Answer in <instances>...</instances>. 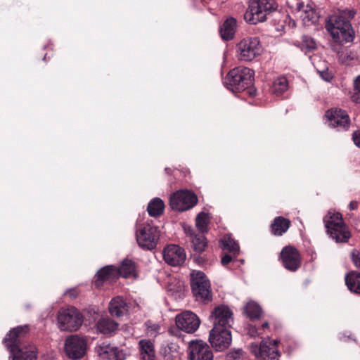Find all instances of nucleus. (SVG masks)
<instances>
[{"label": "nucleus", "instance_id": "obj_30", "mask_svg": "<svg viewBox=\"0 0 360 360\" xmlns=\"http://www.w3.org/2000/svg\"><path fill=\"white\" fill-rule=\"evenodd\" d=\"M119 271V278L122 276L128 278L130 276H135V264L132 260L125 259L122 261L120 267H117Z\"/></svg>", "mask_w": 360, "mask_h": 360}, {"label": "nucleus", "instance_id": "obj_51", "mask_svg": "<svg viewBox=\"0 0 360 360\" xmlns=\"http://www.w3.org/2000/svg\"><path fill=\"white\" fill-rule=\"evenodd\" d=\"M349 207L351 210H354L358 207V202L351 201L349 204Z\"/></svg>", "mask_w": 360, "mask_h": 360}, {"label": "nucleus", "instance_id": "obj_4", "mask_svg": "<svg viewBox=\"0 0 360 360\" xmlns=\"http://www.w3.org/2000/svg\"><path fill=\"white\" fill-rule=\"evenodd\" d=\"M327 233L336 243H346L351 237L349 228L345 224L340 212L328 211L323 218Z\"/></svg>", "mask_w": 360, "mask_h": 360}, {"label": "nucleus", "instance_id": "obj_57", "mask_svg": "<svg viewBox=\"0 0 360 360\" xmlns=\"http://www.w3.org/2000/svg\"><path fill=\"white\" fill-rule=\"evenodd\" d=\"M249 94H251V95H253V94H252L251 90L249 91Z\"/></svg>", "mask_w": 360, "mask_h": 360}, {"label": "nucleus", "instance_id": "obj_41", "mask_svg": "<svg viewBox=\"0 0 360 360\" xmlns=\"http://www.w3.org/2000/svg\"><path fill=\"white\" fill-rule=\"evenodd\" d=\"M246 330H247L248 335H249L250 337H252V338H256L261 334L259 332V329L255 326H253L251 324H250L247 326Z\"/></svg>", "mask_w": 360, "mask_h": 360}, {"label": "nucleus", "instance_id": "obj_24", "mask_svg": "<svg viewBox=\"0 0 360 360\" xmlns=\"http://www.w3.org/2000/svg\"><path fill=\"white\" fill-rule=\"evenodd\" d=\"M128 311V307L121 297L113 298L109 304V312L112 316L120 317Z\"/></svg>", "mask_w": 360, "mask_h": 360}, {"label": "nucleus", "instance_id": "obj_36", "mask_svg": "<svg viewBox=\"0 0 360 360\" xmlns=\"http://www.w3.org/2000/svg\"><path fill=\"white\" fill-rule=\"evenodd\" d=\"M302 19L304 23H316L319 20V15L316 11L310 6H307V9L304 10Z\"/></svg>", "mask_w": 360, "mask_h": 360}, {"label": "nucleus", "instance_id": "obj_11", "mask_svg": "<svg viewBox=\"0 0 360 360\" xmlns=\"http://www.w3.org/2000/svg\"><path fill=\"white\" fill-rule=\"evenodd\" d=\"M198 202L196 195L188 190H179L169 198V205L173 210L184 212L193 208Z\"/></svg>", "mask_w": 360, "mask_h": 360}, {"label": "nucleus", "instance_id": "obj_42", "mask_svg": "<svg viewBox=\"0 0 360 360\" xmlns=\"http://www.w3.org/2000/svg\"><path fill=\"white\" fill-rule=\"evenodd\" d=\"M352 262L357 268H360V252L353 250L351 254Z\"/></svg>", "mask_w": 360, "mask_h": 360}, {"label": "nucleus", "instance_id": "obj_46", "mask_svg": "<svg viewBox=\"0 0 360 360\" xmlns=\"http://www.w3.org/2000/svg\"><path fill=\"white\" fill-rule=\"evenodd\" d=\"M352 139L354 141V144L360 148V131H356L353 133Z\"/></svg>", "mask_w": 360, "mask_h": 360}, {"label": "nucleus", "instance_id": "obj_14", "mask_svg": "<svg viewBox=\"0 0 360 360\" xmlns=\"http://www.w3.org/2000/svg\"><path fill=\"white\" fill-rule=\"evenodd\" d=\"M326 122L330 127L338 131L347 130L350 124L347 112L340 108H331L326 112Z\"/></svg>", "mask_w": 360, "mask_h": 360}, {"label": "nucleus", "instance_id": "obj_15", "mask_svg": "<svg viewBox=\"0 0 360 360\" xmlns=\"http://www.w3.org/2000/svg\"><path fill=\"white\" fill-rule=\"evenodd\" d=\"M188 351L190 360H213L211 348L202 340H191Z\"/></svg>", "mask_w": 360, "mask_h": 360}, {"label": "nucleus", "instance_id": "obj_55", "mask_svg": "<svg viewBox=\"0 0 360 360\" xmlns=\"http://www.w3.org/2000/svg\"><path fill=\"white\" fill-rule=\"evenodd\" d=\"M140 309V307L136 304V312L138 311V309Z\"/></svg>", "mask_w": 360, "mask_h": 360}, {"label": "nucleus", "instance_id": "obj_26", "mask_svg": "<svg viewBox=\"0 0 360 360\" xmlns=\"http://www.w3.org/2000/svg\"><path fill=\"white\" fill-rule=\"evenodd\" d=\"M140 354L143 360H155V351L150 340H141L139 342Z\"/></svg>", "mask_w": 360, "mask_h": 360}, {"label": "nucleus", "instance_id": "obj_28", "mask_svg": "<svg viewBox=\"0 0 360 360\" xmlns=\"http://www.w3.org/2000/svg\"><path fill=\"white\" fill-rule=\"evenodd\" d=\"M165 205L160 198H153L148 204L147 212L150 217H159L164 213Z\"/></svg>", "mask_w": 360, "mask_h": 360}, {"label": "nucleus", "instance_id": "obj_7", "mask_svg": "<svg viewBox=\"0 0 360 360\" xmlns=\"http://www.w3.org/2000/svg\"><path fill=\"white\" fill-rule=\"evenodd\" d=\"M58 322L60 330L76 331L82 324L83 316L77 308L70 307L58 311Z\"/></svg>", "mask_w": 360, "mask_h": 360}, {"label": "nucleus", "instance_id": "obj_52", "mask_svg": "<svg viewBox=\"0 0 360 360\" xmlns=\"http://www.w3.org/2000/svg\"><path fill=\"white\" fill-rule=\"evenodd\" d=\"M352 99L353 101H354L355 103H360V94H354L352 96Z\"/></svg>", "mask_w": 360, "mask_h": 360}, {"label": "nucleus", "instance_id": "obj_44", "mask_svg": "<svg viewBox=\"0 0 360 360\" xmlns=\"http://www.w3.org/2000/svg\"><path fill=\"white\" fill-rule=\"evenodd\" d=\"M320 77L326 82H330L333 79L332 74L328 70L319 71Z\"/></svg>", "mask_w": 360, "mask_h": 360}, {"label": "nucleus", "instance_id": "obj_49", "mask_svg": "<svg viewBox=\"0 0 360 360\" xmlns=\"http://www.w3.org/2000/svg\"><path fill=\"white\" fill-rule=\"evenodd\" d=\"M184 231L186 235L190 236L191 238H192L194 236V235H196L194 229L191 226H185Z\"/></svg>", "mask_w": 360, "mask_h": 360}, {"label": "nucleus", "instance_id": "obj_3", "mask_svg": "<svg viewBox=\"0 0 360 360\" xmlns=\"http://www.w3.org/2000/svg\"><path fill=\"white\" fill-rule=\"evenodd\" d=\"M254 71L245 67L230 70L224 80L225 86L233 93L245 91L252 84Z\"/></svg>", "mask_w": 360, "mask_h": 360}, {"label": "nucleus", "instance_id": "obj_32", "mask_svg": "<svg viewBox=\"0 0 360 360\" xmlns=\"http://www.w3.org/2000/svg\"><path fill=\"white\" fill-rule=\"evenodd\" d=\"M245 313L250 319H257L262 314V309L256 302H249L245 307Z\"/></svg>", "mask_w": 360, "mask_h": 360}, {"label": "nucleus", "instance_id": "obj_9", "mask_svg": "<svg viewBox=\"0 0 360 360\" xmlns=\"http://www.w3.org/2000/svg\"><path fill=\"white\" fill-rule=\"evenodd\" d=\"M160 238L159 228L151 223H146L139 229L136 233V243L143 250H153L158 243Z\"/></svg>", "mask_w": 360, "mask_h": 360}, {"label": "nucleus", "instance_id": "obj_31", "mask_svg": "<svg viewBox=\"0 0 360 360\" xmlns=\"http://www.w3.org/2000/svg\"><path fill=\"white\" fill-rule=\"evenodd\" d=\"M210 221L209 214L201 212L195 218V226L201 233H205L208 231V225Z\"/></svg>", "mask_w": 360, "mask_h": 360}, {"label": "nucleus", "instance_id": "obj_38", "mask_svg": "<svg viewBox=\"0 0 360 360\" xmlns=\"http://www.w3.org/2000/svg\"><path fill=\"white\" fill-rule=\"evenodd\" d=\"M146 333L150 337H156L160 333V326L148 320L145 322Z\"/></svg>", "mask_w": 360, "mask_h": 360}, {"label": "nucleus", "instance_id": "obj_18", "mask_svg": "<svg viewBox=\"0 0 360 360\" xmlns=\"http://www.w3.org/2000/svg\"><path fill=\"white\" fill-rule=\"evenodd\" d=\"M280 257L284 267L290 271H297L301 266V256L298 250L292 246L284 247Z\"/></svg>", "mask_w": 360, "mask_h": 360}, {"label": "nucleus", "instance_id": "obj_21", "mask_svg": "<svg viewBox=\"0 0 360 360\" xmlns=\"http://www.w3.org/2000/svg\"><path fill=\"white\" fill-rule=\"evenodd\" d=\"M97 354L103 359L123 360L122 353L117 347L112 346L107 342H103L95 347Z\"/></svg>", "mask_w": 360, "mask_h": 360}, {"label": "nucleus", "instance_id": "obj_2", "mask_svg": "<svg viewBox=\"0 0 360 360\" xmlns=\"http://www.w3.org/2000/svg\"><path fill=\"white\" fill-rule=\"evenodd\" d=\"M28 326H18L9 331L4 339L5 346L9 349L12 360H37L38 350L31 343L24 342L25 335L28 332Z\"/></svg>", "mask_w": 360, "mask_h": 360}, {"label": "nucleus", "instance_id": "obj_20", "mask_svg": "<svg viewBox=\"0 0 360 360\" xmlns=\"http://www.w3.org/2000/svg\"><path fill=\"white\" fill-rule=\"evenodd\" d=\"M119 278V271L117 266L113 265L105 266L99 269L94 276V283L96 288H99L105 282L113 283Z\"/></svg>", "mask_w": 360, "mask_h": 360}, {"label": "nucleus", "instance_id": "obj_16", "mask_svg": "<svg viewBox=\"0 0 360 360\" xmlns=\"http://www.w3.org/2000/svg\"><path fill=\"white\" fill-rule=\"evenodd\" d=\"M175 322L179 329L188 333L196 331L200 323L197 315L190 311H186L176 315Z\"/></svg>", "mask_w": 360, "mask_h": 360}, {"label": "nucleus", "instance_id": "obj_13", "mask_svg": "<svg viewBox=\"0 0 360 360\" xmlns=\"http://www.w3.org/2000/svg\"><path fill=\"white\" fill-rule=\"evenodd\" d=\"M209 341L216 351L228 348L232 341L230 328L213 327L210 332Z\"/></svg>", "mask_w": 360, "mask_h": 360}, {"label": "nucleus", "instance_id": "obj_54", "mask_svg": "<svg viewBox=\"0 0 360 360\" xmlns=\"http://www.w3.org/2000/svg\"><path fill=\"white\" fill-rule=\"evenodd\" d=\"M269 327V323L268 322H265L262 325V329H264V328H266Z\"/></svg>", "mask_w": 360, "mask_h": 360}, {"label": "nucleus", "instance_id": "obj_12", "mask_svg": "<svg viewBox=\"0 0 360 360\" xmlns=\"http://www.w3.org/2000/svg\"><path fill=\"white\" fill-rule=\"evenodd\" d=\"M276 340H271L270 338L263 340L260 345L252 343L250 345L251 352L257 357L264 360H274L279 357Z\"/></svg>", "mask_w": 360, "mask_h": 360}, {"label": "nucleus", "instance_id": "obj_53", "mask_svg": "<svg viewBox=\"0 0 360 360\" xmlns=\"http://www.w3.org/2000/svg\"><path fill=\"white\" fill-rule=\"evenodd\" d=\"M304 6L303 4H298L297 8L299 11L304 10Z\"/></svg>", "mask_w": 360, "mask_h": 360}, {"label": "nucleus", "instance_id": "obj_29", "mask_svg": "<svg viewBox=\"0 0 360 360\" xmlns=\"http://www.w3.org/2000/svg\"><path fill=\"white\" fill-rule=\"evenodd\" d=\"M345 278L348 289L351 292L360 294V273L349 272L345 275Z\"/></svg>", "mask_w": 360, "mask_h": 360}, {"label": "nucleus", "instance_id": "obj_6", "mask_svg": "<svg viewBox=\"0 0 360 360\" xmlns=\"http://www.w3.org/2000/svg\"><path fill=\"white\" fill-rule=\"evenodd\" d=\"M191 287L193 296L197 301L207 303L212 300L210 282L202 271H192L191 273Z\"/></svg>", "mask_w": 360, "mask_h": 360}, {"label": "nucleus", "instance_id": "obj_10", "mask_svg": "<svg viewBox=\"0 0 360 360\" xmlns=\"http://www.w3.org/2000/svg\"><path fill=\"white\" fill-rule=\"evenodd\" d=\"M87 338L79 335H71L65 340L64 350L67 356L72 360L82 359L87 350Z\"/></svg>", "mask_w": 360, "mask_h": 360}, {"label": "nucleus", "instance_id": "obj_48", "mask_svg": "<svg viewBox=\"0 0 360 360\" xmlns=\"http://www.w3.org/2000/svg\"><path fill=\"white\" fill-rule=\"evenodd\" d=\"M168 291H171L172 292H179L181 290V285L180 283H178L175 286H172V284H169L167 287Z\"/></svg>", "mask_w": 360, "mask_h": 360}, {"label": "nucleus", "instance_id": "obj_50", "mask_svg": "<svg viewBox=\"0 0 360 360\" xmlns=\"http://www.w3.org/2000/svg\"><path fill=\"white\" fill-rule=\"evenodd\" d=\"M354 88L359 93H360V75L358 76L354 80Z\"/></svg>", "mask_w": 360, "mask_h": 360}, {"label": "nucleus", "instance_id": "obj_8", "mask_svg": "<svg viewBox=\"0 0 360 360\" xmlns=\"http://www.w3.org/2000/svg\"><path fill=\"white\" fill-rule=\"evenodd\" d=\"M236 47L238 58L243 61H251L262 52V46L257 37L244 38Z\"/></svg>", "mask_w": 360, "mask_h": 360}, {"label": "nucleus", "instance_id": "obj_35", "mask_svg": "<svg viewBox=\"0 0 360 360\" xmlns=\"http://www.w3.org/2000/svg\"><path fill=\"white\" fill-rule=\"evenodd\" d=\"M178 349L179 347L176 343L167 342L162 345L160 353L165 359H170L178 354Z\"/></svg>", "mask_w": 360, "mask_h": 360}, {"label": "nucleus", "instance_id": "obj_45", "mask_svg": "<svg viewBox=\"0 0 360 360\" xmlns=\"http://www.w3.org/2000/svg\"><path fill=\"white\" fill-rule=\"evenodd\" d=\"M236 257L233 256V255H231L230 253L226 254L221 257V264L224 266L227 265Z\"/></svg>", "mask_w": 360, "mask_h": 360}, {"label": "nucleus", "instance_id": "obj_40", "mask_svg": "<svg viewBox=\"0 0 360 360\" xmlns=\"http://www.w3.org/2000/svg\"><path fill=\"white\" fill-rule=\"evenodd\" d=\"M352 57L349 55L347 50H343L338 52V60L344 64H347L352 60Z\"/></svg>", "mask_w": 360, "mask_h": 360}, {"label": "nucleus", "instance_id": "obj_37", "mask_svg": "<svg viewBox=\"0 0 360 360\" xmlns=\"http://www.w3.org/2000/svg\"><path fill=\"white\" fill-rule=\"evenodd\" d=\"M316 49V42L309 36H303L302 39V49L305 52H311Z\"/></svg>", "mask_w": 360, "mask_h": 360}, {"label": "nucleus", "instance_id": "obj_39", "mask_svg": "<svg viewBox=\"0 0 360 360\" xmlns=\"http://www.w3.org/2000/svg\"><path fill=\"white\" fill-rule=\"evenodd\" d=\"M242 353L241 349L231 350L226 354L225 360H241Z\"/></svg>", "mask_w": 360, "mask_h": 360}, {"label": "nucleus", "instance_id": "obj_5", "mask_svg": "<svg viewBox=\"0 0 360 360\" xmlns=\"http://www.w3.org/2000/svg\"><path fill=\"white\" fill-rule=\"evenodd\" d=\"M278 5L274 0H249L248 8L244 18L250 24L256 25L266 20V15L276 10Z\"/></svg>", "mask_w": 360, "mask_h": 360}, {"label": "nucleus", "instance_id": "obj_1", "mask_svg": "<svg viewBox=\"0 0 360 360\" xmlns=\"http://www.w3.org/2000/svg\"><path fill=\"white\" fill-rule=\"evenodd\" d=\"M355 15V10L344 9L327 18L325 27L335 43L344 44L354 40V32L350 20Z\"/></svg>", "mask_w": 360, "mask_h": 360}, {"label": "nucleus", "instance_id": "obj_25", "mask_svg": "<svg viewBox=\"0 0 360 360\" xmlns=\"http://www.w3.org/2000/svg\"><path fill=\"white\" fill-rule=\"evenodd\" d=\"M290 226V221L283 217H276L271 224V231L274 236H282Z\"/></svg>", "mask_w": 360, "mask_h": 360}, {"label": "nucleus", "instance_id": "obj_17", "mask_svg": "<svg viewBox=\"0 0 360 360\" xmlns=\"http://www.w3.org/2000/svg\"><path fill=\"white\" fill-rule=\"evenodd\" d=\"M232 316L233 313L228 307L220 305L214 309L210 319L213 327L231 328L233 323Z\"/></svg>", "mask_w": 360, "mask_h": 360}, {"label": "nucleus", "instance_id": "obj_33", "mask_svg": "<svg viewBox=\"0 0 360 360\" xmlns=\"http://www.w3.org/2000/svg\"><path fill=\"white\" fill-rule=\"evenodd\" d=\"M191 240L193 250L197 253L202 252L207 247V240L203 233L194 235Z\"/></svg>", "mask_w": 360, "mask_h": 360}, {"label": "nucleus", "instance_id": "obj_43", "mask_svg": "<svg viewBox=\"0 0 360 360\" xmlns=\"http://www.w3.org/2000/svg\"><path fill=\"white\" fill-rule=\"evenodd\" d=\"M64 295L69 297L70 299H75L79 295V290L77 288H72L67 290Z\"/></svg>", "mask_w": 360, "mask_h": 360}, {"label": "nucleus", "instance_id": "obj_34", "mask_svg": "<svg viewBox=\"0 0 360 360\" xmlns=\"http://www.w3.org/2000/svg\"><path fill=\"white\" fill-rule=\"evenodd\" d=\"M288 88V82L286 77H279L273 83L272 91L276 96H280Z\"/></svg>", "mask_w": 360, "mask_h": 360}, {"label": "nucleus", "instance_id": "obj_56", "mask_svg": "<svg viewBox=\"0 0 360 360\" xmlns=\"http://www.w3.org/2000/svg\"><path fill=\"white\" fill-rule=\"evenodd\" d=\"M165 170H166V172L168 173V172H169V171L170 170V169H169V168H165Z\"/></svg>", "mask_w": 360, "mask_h": 360}, {"label": "nucleus", "instance_id": "obj_27", "mask_svg": "<svg viewBox=\"0 0 360 360\" xmlns=\"http://www.w3.org/2000/svg\"><path fill=\"white\" fill-rule=\"evenodd\" d=\"M219 243L223 250L228 252L234 257H237L239 255V245L232 238L231 235H224L221 238Z\"/></svg>", "mask_w": 360, "mask_h": 360}, {"label": "nucleus", "instance_id": "obj_19", "mask_svg": "<svg viewBox=\"0 0 360 360\" xmlns=\"http://www.w3.org/2000/svg\"><path fill=\"white\" fill-rule=\"evenodd\" d=\"M165 262L170 266L182 265L186 259V252L184 248L177 245H169L163 250Z\"/></svg>", "mask_w": 360, "mask_h": 360}, {"label": "nucleus", "instance_id": "obj_47", "mask_svg": "<svg viewBox=\"0 0 360 360\" xmlns=\"http://www.w3.org/2000/svg\"><path fill=\"white\" fill-rule=\"evenodd\" d=\"M205 6H207L209 10H211L212 6L217 4V0H201Z\"/></svg>", "mask_w": 360, "mask_h": 360}, {"label": "nucleus", "instance_id": "obj_22", "mask_svg": "<svg viewBox=\"0 0 360 360\" xmlns=\"http://www.w3.org/2000/svg\"><path fill=\"white\" fill-rule=\"evenodd\" d=\"M119 324L108 317L101 318L96 323L97 330L103 335L111 336L116 333Z\"/></svg>", "mask_w": 360, "mask_h": 360}, {"label": "nucleus", "instance_id": "obj_23", "mask_svg": "<svg viewBox=\"0 0 360 360\" xmlns=\"http://www.w3.org/2000/svg\"><path fill=\"white\" fill-rule=\"evenodd\" d=\"M237 21L234 18H228L220 26L219 32L223 40L229 41L234 37Z\"/></svg>", "mask_w": 360, "mask_h": 360}]
</instances>
